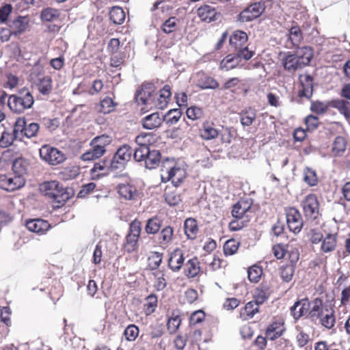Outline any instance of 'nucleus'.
<instances>
[{
  "label": "nucleus",
  "mask_w": 350,
  "mask_h": 350,
  "mask_svg": "<svg viewBox=\"0 0 350 350\" xmlns=\"http://www.w3.org/2000/svg\"><path fill=\"white\" fill-rule=\"evenodd\" d=\"M33 103V97L27 89L21 90L16 95H10L8 100V106L16 113H21L31 108Z\"/></svg>",
  "instance_id": "nucleus-1"
},
{
  "label": "nucleus",
  "mask_w": 350,
  "mask_h": 350,
  "mask_svg": "<svg viewBox=\"0 0 350 350\" xmlns=\"http://www.w3.org/2000/svg\"><path fill=\"white\" fill-rule=\"evenodd\" d=\"M161 178L163 182L172 181L176 187L178 186L186 177V170L178 163H174L167 159L161 170Z\"/></svg>",
  "instance_id": "nucleus-2"
},
{
  "label": "nucleus",
  "mask_w": 350,
  "mask_h": 350,
  "mask_svg": "<svg viewBox=\"0 0 350 350\" xmlns=\"http://www.w3.org/2000/svg\"><path fill=\"white\" fill-rule=\"evenodd\" d=\"M41 193L59 204H64L70 198L69 193L56 180L44 182L40 186Z\"/></svg>",
  "instance_id": "nucleus-3"
},
{
  "label": "nucleus",
  "mask_w": 350,
  "mask_h": 350,
  "mask_svg": "<svg viewBox=\"0 0 350 350\" xmlns=\"http://www.w3.org/2000/svg\"><path fill=\"white\" fill-rule=\"evenodd\" d=\"M141 231L142 226L139 221L135 219L130 224L129 232L124 243V248L126 252L131 253L137 249V243Z\"/></svg>",
  "instance_id": "nucleus-4"
},
{
  "label": "nucleus",
  "mask_w": 350,
  "mask_h": 350,
  "mask_svg": "<svg viewBox=\"0 0 350 350\" xmlns=\"http://www.w3.org/2000/svg\"><path fill=\"white\" fill-rule=\"evenodd\" d=\"M305 217L315 220L319 215V203L315 194H308L301 202Z\"/></svg>",
  "instance_id": "nucleus-5"
},
{
  "label": "nucleus",
  "mask_w": 350,
  "mask_h": 350,
  "mask_svg": "<svg viewBox=\"0 0 350 350\" xmlns=\"http://www.w3.org/2000/svg\"><path fill=\"white\" fill-rule=\"evenodd\" d=\"M40 156L43 161L52 165H58L65 160L62 152L49 145L42 146L40 149Z\"/></svg>",
  "instance_id": "nucleus-6"
},
{
  "label": "nucleus",
  "mask_w": 350,
  "mask_h": 350,
  "mask_svg": "<svg viewBox=\"0 0 350 350\" xmlns=\"http://www.w3.org/2000/svg\"><path fill=\"white\" fill-rule=\"evenodd\" d=\"M155 87L152 83H144L137 91L135 96L136 102L139 105H144L150 107L155 97Z\"/></svg>",
  "instance_id": "nucleus-7"
},
{
  "label": "nucleus",
  "mask_w": 350,
  "mask_h": 350,
  "mask_svg": "<svg viewBox=\"0 0 350 350\" xmlns=\"http://www.w3.org/2000/svg\"><path fill=\"white\" fill-rule=\"evenodd\" d=\"M264 3L256 2L251 4L243 10L239 15V20L241 22H250L259 17L265 11Z\"/></svg>",
  "instance_id": "nucleus-8"
},
{
  "label": "nucleus",
  "mask_w": 350,
  "mask_h": 350,
  "mask_svg": "<svg viewBox=\"0 0 350 350\" xmlns=\"http://www.w3.org/2000/svg\"><path fill=\"white\" fill-rule=\"evenodd\" d=\"M286 222L289 230L295 234L299 232L303 226V220L299 211L289 208L286 211Z\"/></svg>",
  "instance_id": "nucleus-9"
},
{
  "label": "nucleus",
  "mask_w": 350,
  "mask_h": 350,
  "mask_svg": "<svg viewBox=\"0 0 350 350\" xmlns=\"http://www.w3.org/2000/svg\"><path fill=\"white\" fill-rule=\"evenodd\" d=\"M25 179L20 176L10 177L5 175L0 176V187L8 191H12L24 186Z\"/></svg>",
  "instance_id": "nucleus-10"
},
{
  "label": "nucleus",
  "mask_w": 350,
  "mask_h": 350,
  "mask_svg": "<svg viewBox=\"0 0 350 350\" xmlns=\"http://www.w3.org/2000/svg\"><path fill=\"white\" fill-rule=\"evenodd\" d=\"M252 202L248 200H240L236 203L232 210V215L237 219H250V213H251Z\"/></svg>",
  "instance_id": "nucleus-11"
},
{
  "label": "nucleus",
  "mask_w": 350,
  "mask_h": 350,
  "mask_svg": "<svg viewBox=\"0 0 350 350\" xmlns=\"http://www.w3.org/2000/svg\"><path fill=\"white\" fill-rule=\"evenodd\" d=\"M111 170L109 161L103 159L94 163V167L90 170V174L92 178L95 180L109 174Z\"/></svg>",
  "instance_id": "nucleus-12"
},
{
  "label": "nucleus",
  "mask_w": 350,
  "mask_h": 350,
  "mask_svg": "<svg viewBox=\"0 0 350 350\" xmlns=\"http://www.w3.org/2000/svg\"><path fill=\"white\" fill-rule=\"evenodd\" d=\"M310 309V302L308 299H303L296 301L291 308V312L295 319H299L300 317L308 314Z\"/></svg>",
  "instance_id": "nucleus-13"
},
{
  "label": "nucleus",
  "mask_w": 350,
  "mask_h": 350,
  "mask_svg": "<svg viewBox=\"0 0 350 350\" xmlns=\"http://www.w3.org/2000/svg\"><path fill=\"white\" fill-rule=\"evenodd\" d=\"M170 96L171 88L169 85H166L160 90L159 96L157 98L154 97L150 107H154L160 109L165 108Z\"/></svg>",
  "instance_id": "nucleus-14"
},
{
  "label": "nucleus",
  "mask_w": 350,
  "mask_h": 350,
  "mask_svg": "<svg viewBox=\"0 0 350 350\" xmlns=\"http://www.w3.org/2000/svg\"><path fill=\"white\" fill-rule=\"evenodd\" d=\"M321 312V314L317 319L319 320L320 323L323 327L332 329L336 323L334 309L331 307L325 306L323 312Z\"/></svg>",
  "instance_id": "nucleus-15"
},
{
  "label": "nucleus",
  "mask_w": 350,
  "mask_h": 350,
  "mask_svg": "<svg viewBox=\"0 0 350 350\" xmlns=\"http://www.w3.org/2000/svg\"><path fill=\"white\" fill-rule=\"evenodd\" d=\"M185 258L183 251L176 248L170 254L168 266L173 271H178L182 267Z\"/></svg>",
  "instance_id": "nucleus-16"
},
{
  "label": "nucleus",
  "mask_w": 350,
  "mask_h": 350,
  "mask_svg": "<svg viewBox=\"0 0 350 350\" xmlns=\"http://www.w3.org/2000/svg\"><path fill=\"white\" fill-rule=\"evenodd\" d=\"M26 227L31 232L43 233L49 230L50 225L45 220L35 219L27 221Z\"/></svg>",
  "instance_id": "nucleus-17"
},
{
  "label": "nucleus",
  "mask_w": 350,
  "mask_h": 350,
  "mask_svg": "<svg viewBox=\"0 0 350 350\" xmlns=\"http://www.w3.org/2000/svg\"><path fill=\"white\" fill-rule=\"evenodd\" d=\"M90 148L84 152L81 159L85 161H89L100 158L105 152L106 149H101L91 141Z\"/></svg>",
  "instance_id": "nucleus-18"
},
{
  "label": "nucleus",
  "mask_w": 350,
  "mask_h": 350,
  "mask_svg": "<svg viewBox=\"0 0 350 350\" xmlns=\"http://www.w3.org/2000/svg\"><path fill=\"white\" fill-rule=\"evenodd\" d=\"M162 122L163 118L156 112L144 117L142 120V124L144 129L151 130L159 127Z\"/></svg>",
  "instance_id": "nucleus-19"
},
{
  "label": "nucleus",
  "mask_w": 350,
  "mask_h": 350,
  "mask_svg": "<svg viewBox=\"0 0 350 350\" xmlns=\"http://www.w3.org/2000/svg\"><path fill=\"white\" fill-rule=\"evenodd\" d=\"M117 189L120 196L125 200H135L137 196L136 188L130 184H120Z\"/></svg>",
  "instance_id": "nucleus-20"
},
{
  "label": "nucleus",
  "mask_w": 350,
  "mask_h": 350,
  "mask_svg": "<svg viewBox=\"0 0 350 350\" xmlns=\"http://www.w3.org/2000/svg\"><path fill=\"white\" fill-rule=\"evenodd\" d=\"M247 40L248 37L245 32L237 30L233 32L230 38L229 42L232 46L237 50L246 45Z\"/></svg>",
  "instance_id": "nucleus-21"
},
{
  "label": "nucleus",
  "mask_w": 350,
  "mask_h": 350,
  "mask_svg": "<svg viewBox=\"0 0 350 350\" xmlns=\"http://www.w3.org/2000/svg\"><path fill=\"white\" fill-rule=\"evenodd\" d=\"M295 55L300 62V65L304 67L310 62L313 57V51L310 46H304L298 49L295 53Z\"/></svg>",
  "instance_id": "nucleus-22"
},
{
  "label": "nucleus",
  "mask_w": 350,
  "mask_h": 350,
  "mask_svg": "<svg viewBox=\"0 0 350 350\" xmlns=\"http://www.w3.org/2000/svg\"><path fill=\"white\" fill-rule=\"evenodd\" d=\"M161 158V153L158 150L150 149L143 163L146 168L154 169L159 166Z\"/></svg>",
  "instance_id": "nucleus-23"
},
{
  "label": "nucleus",
  "mask_w": 350,
  "mask_h": 350,
  "mask_svg": "<svg viewBox=\"0 0 350 350\" xmlns=\"http://www.w3.org/2000/svg\"><path fill=\"white\" fill-rule=\"evenodd\" d=\"M337 245V234L328 233L323 239L321 251L324 253L332 252L335 250Z\"/></svg>",
  "instance_id": "nucleus-24"
},
{
  "label": "nucleus",
  "mask_w": 350,
  "mask_h": 350,
  "mask_svg": "<svg viewBox=\"0 0 350 350\" xmlns=\"http://www.w3.org/2000/svg\"><path fill=\"white\" fill-rule=\"evenodd\" d=\"M184 229L187 239L193 240L197 237L199 229L198 222L195 219H186L184 223Z\"/></svg>",
  "instance_id": "nucleus-25"
},
{
  "label": "nucleus",
  "mask_w": 350,
  "mask_h": 350,
  "mask_svg": "<svg viewBox=\"0 0 350 350\" xmlns=\"http://www.w3.org/2000/svg\"><path fill=\"white\" fill-rule=\"evenodd\" d=\"M288 38L286 42V47L292 48L298 46L302 40V33L299 27H292L288 34Z\"/></svg>",
  "instance_id": "nucleus-26"
},
{
  "label": "nucleus",
  "mask_w": 350,
  "mask_h": 350,
  "mask_svg": "<svg viewBox=\"0 0 350 350\" xmlns=\"http://www.w3.org/2000/svg\"><path fill=\"white\" fill-rule=\"evenodd\" d=\"M198 77L196 84L201 89H216L219 86L216 80L204 73H198Z\"/></svg>",
  "instance_id": "nucleus-27"
},
{
  "label": "nucleus",
  "mask_w": 350,
  "mask_h": 350,
  "mask_svg": "<svg viewBox=\"0 0 350 350\" xmlns=\"http://www.w3.org/2000/svg\"><path fill=\"white\" fill-rule=\"evenodd\" d=\"M240 60L236 54H229L226 55L220 62L219 68L223 70L228 71L237 68Z\"/></svg>",
  "instance_id": "nucleus-28"
},
{
  "label": "nucleus",
  "mask_w": 350,
  "mask_h": 350,
  "mask_svg": "<svg viewBox=\"0 0 350 350\" xmlns=\"http://www.w3.org/2000/svg\"><path fill=\"white\" fill-rule=\"evenodd\" d=\"M284 332V327L282 324L278 322H273L270 324L266 329V338L271 340H274L281 336Z\"/></svg>",
  "instance_id": "nucleus-29"
},
{
  "label": "nucleus",
  "mask_w": 350,
  "mask_h": 350,
  "mask_svg": "<svg viewBox=\"0 0 350 350\" xmlns=\"http://www.w3.org/2000/svg\"><path fill=\"white\" fill-rule=\"evenodd\" d=\"M282 64L284 68L289 72H295L303 68L295 53L286 55L282 59Z\"/></svg>",
  "instance_id": "nucleus-30"
},
{
  "label": "nucleus",
  "mask_w": 350,
  "mask_h": 350,
  "mask_svg": "<svg viewBox=\"0 0 350 350\" xmlns=\"http://www.w3.org/2000/svg\"><path fill=\"white\" fill-rule=\"evenodd\" d=\"M29 20L26 17L18 16L10 25L12 33L15 36L22 33L27 27Z\"/></svg>",
  "instance_id": "nucleus-31"
},
{
  "label": "nucleus",
  "mask_w": 350,
  "mask_h": 350,
  "mask_svg": "<svg viewBox=\"0 0 350 350\" xmlns=\"http://www.w3.org/2000/svg\"><path fill=\"white\" fill-rule=\"evenodd\" d=\"M302 86L301 95L309 98L312 94L313 79L308 75H301L299 77Z\"/></svg>",
  "instance_id": "nucleus-32"
},
{
  "label": "nucleus",
  "mask_w": 350,
  "mask_h": 350,
  "mask_svg": "<svg viewBox=\"0 0 350 350\" xmlns=\"http://www.w3.org/2000/svg\"><path fill=\"white\" fill-rule=\"evenodd\" d=\"M198 15L203 21L210 23L215 20L216 12L215 9L209 5L200 7L198 10Z\"/></svg>",
  "instance_id": "nucleus-33"
},
{
  "label": "nucleus",
  "mask_w": 350,
  "mask_h": 350,
  "mask_svg": "<svg viewBox=\"0 0 350 350\" xmlns=\"http://www.w3.org/2000/svg\"><path fill=\"white\" fill-rule=\"evenodd\" d=\"M173 234V228L170 226H165L159 234V243L161 246H167L172 240Z\"/></svg>",
  "instance_id": "nucleus-34"
},
{
  "label": "nucleus",
  "mask_w": 350,
  "mask_h": 350,
  "mask_svg": "<svg viewBox=\"0 0 350 350\" xmlns=\"http://www.w3.org/2000/svg\"><path fill=\"white\" fill-rule=\"evenodd\" d=\"M200 135L205 140H211L217 137L219 131L212 124H204L200 129Z\"/></svg>",
  "instance_id": "nucleus-35"
},
{
  "label": "nucleus",
  "mask_w": 350,
  "mask_h": 350,
  "mask_svg": "<svg viewBox=\"0 0 350 350\" xmlns=\"http://www.w3.org/2000/svg\"><path fill=\"white\" fill-rule=\"evenodd\" d=\"M60 12L53 8H46L41 11L40 19L45 22H52L59 18Z\"/></svg>",
  "instance_id": "nucleus-36"
},
{
  "label": "nucleus",
  "mask_w": 350,
  "mask_h": 350,
  "mask_svg": "<svg viewBox=\"0 0 350 350\" xmlns=\"http://www.w3.org/2000/svg\"><path fill=\"white\" fill-rule=\"evenodd\" d=\"M325 308V306H323L322 301L320 299H315L310 304V309L308 312L309 317L312 319V321H315Z\"/></svg>",
  "instance_id": "nucleus-37"
},
{
  "label": "nucleus",
  "mask_w": 350,
  "mask_h": 350,
  "mask_svg": "<svg viewBox=\"0 0 350 350\" xmlns=\"http://www.w3.org/2000/svg\"><path fill=\"white\" fill-rule=\"evenodd\" d=\"M156 141L155 135L152 133H142L135 138L137 145L148 146Z\"/></svg>",
  "instance_id": "nucleus-38"
},
{
  "label": "nucleus",
  "mask_w": 350,
  "mask_h": 350,
  "mask_svg": "<svg viewBox=\"0 0 350 350\" xmlns=\"http://www.w3.org/2000/svg\"><path fill=\"white\" fill-rule=\"evenodd\" d=\"M39 92L43 95H47L52 90V79L49 76H45L39 79L38 83Z\"/></svg>",
  "instance_id": "nucleus-39"
},
{
  "label": "nucleus",
  "mask_w": 350,
  "mask_h": 350,
  "mask_svg": "<svg viewBox=\"0 0 350 350\" xmlns=\"http://www.w3.org/2000/svg\"><path fill=\"white\" fill-rule=\"evenodd\" d=\"M199 261L197 258L189 259L186 263L187 275L189 278L196 277L200 271Z\"/></svg>",
  "instance_id": "nucleus-40"
},
{
  "label": "nucleus",
  "mask_w": 350,
  "mask_h": 350,
  "mask_svg": "<svg viewBox=\"0 0 350 350\" xmlns=\"http://www.w3.org/2000/svg\"><path fill=\"white\" fill-rule=\"evenodd\" d=\"M110 20L114 24H122L125 19V13L120 7H113L109 12Z\"/></svg>",
  "instance_id": "nucleus-41"
},
{
  "label": "nucleus",
  "mask_w": 350,
  "mask_h": 350,
  "mask_svg": "<svg viewBox=\"0 0 350 350\" xmlns=\"http://www.w3.org/2000/svg\"><path fill=\"white\" fill-rule=\"evenodd\" d=\"M133 152V149L130 146L124 144L120 146L115 154L120 160L127 163L128 161H130Z\"/></svg>",
  "instance_id": "nucleus-42"
},
{
  "label": "nucleus",
  "mask_w": 350,
  "mask_h": 350,
  "mask_svg": "<svg viewBox=\"0 0 350 350\" xmlns=\"http://www.w3.org/2000/svg\"><path fill=\"white\" fill-rule=\"evenodd\" d=\"M179 18L172 16L165 20L162 24L161 29L165 33H170L176 30Z\"/></svg>",
  "instance_id": "nucleus-43"
},
{
  "label": "nucleus",
  "mask_w": 350,
  "mask_h": 350,
  "mask_svg": "<svg viewBox=\"0 0 350 350\" xmlns=\"http://www.w3.org/2000/svg\"><path fill=\"white\" fill-rule=\"evenodd\" d=\"M16 139L21 140L25 137V118H18L14 124L12 133Z\"/></svg>",
  "instance_id": "nucleus-44"
},
{
  "label": "nucleus",
  "mask_w": 350,
  "mask_h": 350,
  "mask_svg": "<svg viewBox=\"0 0 350 350\" xmlns=\"http://www.w3.org/2000/svg\"><path fill=\"white\" fill-rule=\"evenodd\" d=\"M241 123L243 126H250L256 119V111L252 109L243 111L241 114Z\"/></svg>",
  "instance_id": "nucleus-45"
},
{
  "label": "nucleus",
  "mask_w": 350,
  "mask_h": 350,
  "mask_svg": "<svg viewBox=\"0 0 350 350\" xmlns=\"http://www.w3.org/2000/svg\"><path fill=\"white\" fill-rule=\"evenodd\" d=\"M333 107L337 109L346 118H350V103L348 101L342 99L334 100Z\"/></svg>",
  "instance_id": "nucleus-46"
},
{
  "label": "nucleus",
  "mask_w": 350,
  "mask_h": 350,
  "mask_svg": "<svg viewBox=\"0 0 350 350\" xmlns=\"http://www.w3.org/2000/svg\"><path fill=\"white\" fill-rule=\"evenodd\" d=\"M346 150V141L345 139L341 136H338L335 138L332 152L335 156H339L342 154Z\"/></svg>",
  "instance_id": "nucleus-47"
},
{
  "label": "nucleus",
  "mask_w": 350,
  "mask_h": 350,
  "mask_svg": "<svg viewBox=\"0 0 350 350\" xmlns=\"http://www.w3.org/2000/svg\"><path fill=\"white\" fill-rule=\"evenodd\" d=\"M150 147L137 145V146L133 150V159L136 162L142 163L144 162L146 155L149 152Z\"/></svg>",
  "instance_id": "nucleus-48"
},
{
  "label": "nucleus",
  "mask_w": 350,
  "mask_h": 350,
  "mask_svg": "<svg viewBox=\"0 0 350 350\" xmlns=\"http://www.w3.org/2000/svg\"><path fill=\"white\" fill-rule=\"evenodd\" d=\"M161 227V221L157 217L149 219L147 221L145 230L148 234L157 233Z\"/></svg>",
  "instance_id": "nucleus-49"
},
{
  "label": "nucleus",
  "mask_w": 350,
  "mask_h": 350,
  "mask_svg": "<svg viewBox=\"0 0 350 350\" xmlns=\"http://www.w3.org/2000/svg\"><path fill=\"white\" fill-rule=\"evenodd\" d=\"M155 278L154 286L157 291L163 290L167 285L165 278L164 271L162 270H157L153 273Z\"/></svg>",
  "instance_id": "nucleus-50"
},
{
  "label": "nucleus",
  "mask_w": 350,
  "mask_h": 350,
  "mask_svg": "<svg viewBox=\"0 0 350 350\" xmlns=\"http://www.w3.org/2000/svg\"><path fill=\"white\" fill-rule=\"evenodd\" d=\"M304 180L310 186H314L318 183V178L315 171L310 167L304 170Z\"/></svg>",
  "instance_id": "nucleus-51"
},
{
  "label": "nucleus",
  "mask_w": 350,
  "mask_h": 350,
  "mask_svg": "<svg viewBox=\"0 0 350 350\" xmlns=\"http://www.w3.org/2000/svg\"><path fill=\"white\" fill-rule=\"evenodd\" d=\"M40 129L38 123L30 122L27 124L25 119V136L27 138H31L36 136Z\"/></svg>",
  "instance_id": "nucleus-52"
},
{
  "label": "nucleus",
  "mask_w": 350,
  "mask_h": 350,
  "mask_svg": "<svg viewBox=\"0 0 350 350\" xmlns=\"http://www.w3.org/2000/svg\"><path fill=\"white\" fill-rule=\"evenodd\" d=\"M262 273V269L256 265L250 267L247 270L248 279L252 282H258Z\"/></svg>",
  "instance_id": "nucleus-53"
},
{
  "label": "nucleus",
  "mask_w": 350,
  "mask_h": 350,
  "mask_svg": "<svg viewBox=\"0 0 350 350\" xmlns=\"http://www.w3.org/2000/svg\"><path fill=\"white\" fill-rule=\"evenodd\" d=\"M162 262V254L153 252L148 258V265L151 270H158V267Z\"/></svg>",
  "instance_id": "nucleus-54"
},
{
  "label": "nucleus",
  "mask_w": 350,
  "mask_h": 350,
  "mask_svg": "<svg viewBox=\"0 0 350 350\" xmlns=\"http://www.w3.org/2000/svg\"><path fill=\"white\" fill-rule=\"evenodd\" d=\"M124 335L126 340L134 341L139 335V328L135 325H129L124 329Z\"/></svg>",
  "instance_id": "nucleus-55"
},
{
  "label": "nucleus",
  "mask_w": 350,
  "mask_h": 350,
  "mask_svg": "<svg viewBox=\"0 0 350 350\" xmlns=\"http://www.w3.org/2000/svg\"><path fill=\"white\" fill-rule=\"evenodd\" d=\"M239 243L235 239L227 241L224 245L225 255H232L235 254L239 248Z\"/></svg>",
  "instance_id": "nucleus-56"
},
{
  "label": "nucleus",
  "mask_w": 350,
  "mask_h": 350,
  "mask_svg": "<svg viewBox=\"0 0 350 350\" xmlns=\"http://www.w3.org/2000/svg\"><path fill=\"white\" fill-rule=\"evenodd\" d=\"M294 274V267L292 265H288L280 268V276L283 281L290 282Z\"/></svg>",
  "instance_id": "nucleus-57"
},
{
  "label": "nucleus",
  "mask_w": 350,
  "mask_h": 350,
  "mask_svg": "<svg viewBox=\"0 0 350 350\" xmlns=\"http://www.w3.org/2000/svg\"><path fill=\"white\" fill-rule=\"evenodd\" d=\"M145 306L146 313L147 314H150L154 312L157 306V297L154 294L148 295L146 298Z\"/></svg>",
  "instance_id": "nucleus-58"
},
{
  "label": "nucleus",
  "mask_w": 350,
  "mask_h": 350,
  "mask_svg": "<svg viewBox=\"0 0 350 350\" xmlns=\"http://www.w3.org/2000/svg\"><path fill=\"white\" fill-rule=\"evenodd\" d=\"M15 139L16 138L12 133L5 131L2 133L0 138V146L7 148L11 146Z\"/></svg>",
  "instance_id": "nucleus-59"
},
{
  "label": "nucleus",
  "mask_w": 350,
  "mask_h": 350,
  "mask_svg": "<svg viewBox=\"0 0 350 350\" xmlns=\"http://www.w3.org/2000/svg\"><path fill=\"white\" fill-rule=\"evenodd\" d=\"M92 142L101 149H106L107 146L111 142V138L106 135H102L94 137Z\"/></svg>",
  "instance_id": "nucleus-60"
},
{
  "label": "nucleus",
  "mask_w": 350,
  "mask_h": 350,
  "mask_svg": "<svg viewBox=\"0 0 350 350\" xmlns=\"http://www.w3.org/2000/svg\"><path fill=\"white\" fill-rule=\"evenodd\" d=\"M109 163L111 172L122 170L125 167L126 165V163L122 160H120L116 154H114L111 160L109 161Z\"/></svg>",
  "instance_id": "nucleus-61"
},
{
  "label": "nucleus",
  "mask_w": 350,
  "mask_h": 350,
  "mask_svg": "<svg viewBox=\"0 0 350 350\" xmlns=\"http://www.w3.org/2000/svg\"><path fill=\"white\" fill-rule=\"evenodd\" d=\"M236 51V55L239 57L240 61L241 58L244 59L245 60H249L254 55V51L250 50L247 45H245Z\"/></svg>",
  "instance_id": "nucleus-62"
},
{
  "label": "nucleus",
  "mask_w": 350,
  "mask_h": 350,
  "mask_svg": "<svg viewBox=\"0 0 350 350\" xmlns=\"http://www.w3.org/2000/svg\"><path fill=\"white\" fill-rule=\"evenodd\" d=\"M12 170L15 176L23 177V175L26 173V167L22 159L15 160L12 164Z\"/></svg>",
  "instance_id": "nucleus-63"
},
{
  "label": "nucleus",
  "mask_w": 350,
  "mask_h": 350,
  "mask_svg": "<svg viewBox=\"0 0 350 350\" xmlns=\"http://www.w3.org/2000/svg\"><path fill=\"white\" fill-rule=\"evenodd\" d=\"M186 113L188 118L192 120L200 119L203 116L202 109L197 107H191L188 108Z\"/></svg>",
  "instance_id": "nucleus-64"
}]
</instances>
